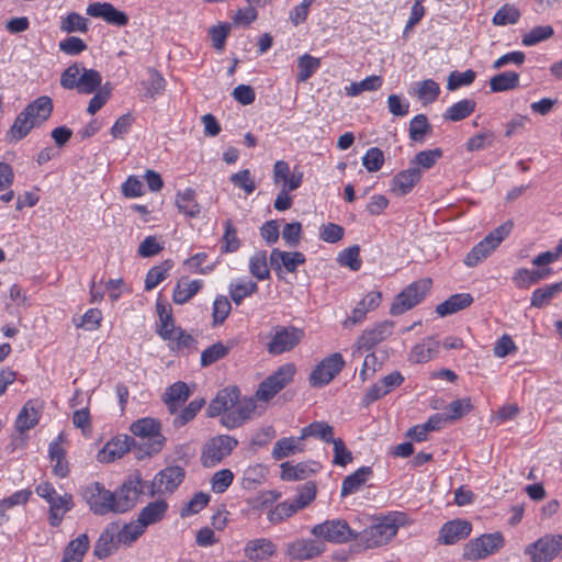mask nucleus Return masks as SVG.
<instances>
[{"mask_svg": "<svg viewBox=\"0 0 562 562\" xmlns=\"http://www.w3.org/2000/svg\"><path fill=\"white\" fill-rule=\"evenodd\" d=\"M53 112V102L49 97L43 95L27 104L14 120L8 132L13 142L24 138L35 126L45 122Z\"/></svg>", "mask_w": 562, "mask_h": 562, "instance_id": "obj_1", "label": "nucleus"}, {"mask_svg": "<svg viewBox=\"0 0 562 562\" xmlns=\"http://www.w3.org/2000/svg\"><path fill=\"white\" fill-rule=\"evenodd\" d=\"M130 430L134 436L146 440V442L136 443V458L138 460L145 457H151L161 451L166 438L161 434V425L157 419L151 417L140 418L132 423Z\"/></svg>", "mask_w": 562, "mask_h": 562, "instance_id": "obj_2", "label": "nucleus"}, {"mask_svg": "<svg viewBox=\"0 0 562 562\" xmlns=\"http://www.w3.org/2000/svg\"><path fill=\"white\" fill-rule=\"evenodd\" d=\"M146 490L148 491L147 482L143 480L139 471H134L122 485L113 492L114 513L123 514L132 509Z\"/></svg>", "mask_w": 562, "mask_h": 562, "instance_id": "obj_3", "label": "nucleus"}, {"mask_svg": "<svg viewBox=\"0 0 562 562\" xmlns=\"http://www.w3.org/2000/svg\"><path fill=\"white\" fill-rule=\"evenodd\" d=\"M36 494L44 498L49 504L48 521L53 527H57L61 524L64 516L68 513L72 506L71 494L65 493L58 495L54 486L49 482H43L35 488Z\"/></svg>", "mask_w": 562, "mask_h": 562, "instance_id": "obj_4", "label": "nucleus"}, {"mask_svg": "<svg viewBox=\"0 0 562 562\" xmlns=\"http://www.w3.org/2000/svg\"><path fill=\"white\" fill-rule=\"evenodd\" d=\"M311 533L324 542L331 543H347L359 537V531L344 519H330L317 524L311 529Z\"/></svg>", "mask_w": 562, "mask_h": 562, "instance_id": "obj_5", "label": "nucleus"}, {"mask_svg": "<svg viewBox=\"0 0 562 562\" xmlns=\"http://www.w3.org/2000/svg\"><path fill=\"white\" fill-rule=\"evenodd\" d=\"M431 280L420 279L407 285L400 292L390 308L392 315H401L419 304L430 291Z\"/></svg>", "mask_w": 562, "mask_h": 562, "instance_id": "obj_6", "label": "nucleus"}, {"mask_svg": "<svg viewBox=\"0 0 562 562\" xmlns=\"http://www.w3.org/2000/svg\"><path fill=\"white\" fill-rule=\"evenodd\" d=\"M504 546L501 532L484 533L470 540L463 548V558L477 561L497 552Z\"/></svg>", "mask_w": 562, "mask_h": 562, "instance_id": "obj_7", "label": "nucleus"}, {"mask_svg": "<svg viewBox=\"0 0 562 562\" xmlns=\"http://www.w3.org/2000/svg\"><path fill=\"white\" fill-rule=\"evenodd\" d=\"M238 441L228 436L220 435L211 438L203 447L201 462L205 468H213L228 457L237 447Z\"/></svg>", "mask_w": 562, "mask_h": 562, "instance_id": "obj_8", "label": "nucleus"}, {"mask_svg": "<svg viewBox=\"0 0 562 562\" xmlns=\"http://www.w3.org/2000/svg\"><path fill=\"white\" fill-rule=\"evenodd\" d=\"M303 335L302 329L293 326H274L267 344V351L273 356L290 351L300 344Z\"/></svg>", "mask_w": 562, "mask_h": 562, "instance_id": "obj_9", "label": "nucleus"}, {"mask_svg": "<svg viewBox=\"0 0 562 562\" xmlns=\"http://www.w3.org/2000/svg\"><path fill=\"white\" fill-rule=\"evenodd\" d=\"M295 374V367L292 363L281 366L273 374L265 379L256 392L261 401L271 400L278 392L292 382Z\"/></svg>", "mask_w": 562, "mask_h": 562, "instance_id": "obj_10", "label": "nucleus"}, {"mask_svg": "<svg viewBox=\"0 0 562 562\" xmlns=\"http://www.w3.org/2000/svg\"><path fill=\"white\" fill-rule=\"evenodd\" d=\"M82 497L90 510L95 515L103 516L109 513H114L113 492L106 490L99 482L86 486L82 491Z\"/></svg>", "mask_w": 562, "mask_h": 562, "instance_id": "obj_11", "label": "nucleus"}, {"mask_svg": "<svg viewBox=\"0 0 562 562\" xmlns=\"http://www.w3.org/2000/svg\"><path fill=\"white\" fill-rule=\"evenodd\" d=\"M186 472L179 465L167 467L158 472L150 483H147L148 495L171 494L183 482Z\"/></svg>", "mask_w": 562, "mask_h": 562, "instance_id": "obj_12", "label": "nucleus"}, {"mask_svg": "<svg viewBox=\"0 0 562 562\" xmlns=\"http://www.w3.org/2000/svg\"><path fill=\"white\" fill-rule=\"evenodd\" d=\"M345 360L339 352H335L323 359L312 371L310 383L314 387L327 385L344 369Z\"/></svg>", "mask_w": 562, "mask_h": 562, "instance_id": "obj_13", "label": "nucleus"}, {"mask_svg": "<svg viewBox=\"0 0 562 562\" xmlns=\"http://www.w3.org/2000/svg\"><path fill=\"white\" fill-rule=\"evenodd\" d=\"M326 549L319 538H297L285 547V554L291 561H306L319 557Z\"/></svg>", "mask_w": 562, "mask_h": 562, "instance_id": "obj_14", "label": "nucleus"}, {"mask_svg": "<svg viewBox=\"0 0 562 562\" xmlns=\"http://www.w3.org/2000/svg\"><path fill=\"white\" fill-rule=\"evenodd\" d=\"M562 549L561 535H547L525 549L531 562H550Z\"/></svg>", "mask_w": 562, "mask_h": 562, "instance_id": "obj_15", "label": "nucleus"}, {"mask_svg": "<svg viewBox=\"0 0 562 562\" xmlns=\"http://www.w3.org/2000/svg\"><path fill=\"white\" fill-rule=\"evenodd\" d=\"M393 330L394 323L392 321H383L366 329L356 341L353 356L356 352L370 351L376 345L387 339L393 334Z\"/></svg>", "mask_w": 562, "mask_h": 562, "instance_id": "obj_16", "label": "nucleus"}, {"mask_svg": "<svg viewBox=\"0 0 562 562\" xmlns=\"http://www.w3.org/2000/svg\"><path fill=\"white\" fill-rule=\"evenodd\" d=\"M397 532V526L389 520L381 521L359 532L360 541L367 549L386 544Z\"/></svg>", "mask_w": 562, "mask_h": 562, "instance_id": "obj_17", "label": "nucleus"}, {"mask_svg": "<svg viewBox=\"0 0 562 562\" xmlns=\"http://www.w3.org/2000/svg\"><path fill=\"white\" fill-rule=\"evenodd\" d=\"M131 449H133L136 454L137 447L135 439L127 435L117 436L106 442L102 450L99 451L98 460L106 463L113 462L122 458Z\"/></svg>", "mask_w": 562, "mask_h": 562, "instance_id": "obj_18", "label": "nucleus"}, {"mask_svg": "<svg viewBox=\"0 0 562 562\" xmlns=\"http://www.w3.org/2000/svg\"><path fill=\"white\" fill-rule=\"evenodd\" d=\"M87 14L93 18H99L109 24L123 26L128 22V16L123 11L117 10L112 3L109 2H93L87 8Z\"/></svg>", "mask_w": 562, "mask_h": 562, "instance_id": "obj_19", "label": "nucleus"}, {"mask_svg": "<svg viewBox=\"0 0 562 562\" xmlns=\"http://www.w3.org/2000/svg\"><path fill=\"white\" fill-rule=\"evenodd\" d=\"M256 408V404L250 398L237 400L233 409L223 415L221 423L227 428H236L245 420L249 419Z\"/></svg>", "mask_w": 562, "mask_h": 562, "instance_id": "obj_20", "label": "nucleus"}, {"mask_svg": "<svg viewBox=\"0 0 562 562\" xmlns=\"http://www.w3.org/2000/svg\"><path fill=\"white\" fill-rule=\"evenodd\" d=\"M238 397L239 390L236 386L221 390L207 407L209 416L216 417L220 415H226L228 411L233 409Z\"/></svg>", "mask_w": 562, "mask_h": 562, "instance_id": "obj_21", "label": "nucleus"}, {"mask_svg": "<svg viewBox=\"0 0 562 562\" xmlns=\"http://www.w3.org/2000/svg\"><path fill=\"white\" fill-rule=\"evenodd\" d=\"M277 553L276 544L267 538L249 540L244 548L245 557L251 562H262Z\"/></svg>", "mask_w": 562, "mask_h": 562, "instance_id": "obj_22", "label": "nucleus"}, {"mask_svg": "<svg viewBox=\"0 0 562 562\" xmlns=\"http://www.w3.org/2000/svg\"><path fill=\"white\" fill-rule=\"evenodd\" d=\"M117 524H110L101 532L94 543L93 555L99 560H103L111 555L117 548Z\"/></svg>", "mask_w": 562, "mask_h": 562, "instance_id": "obj_23", "label": "nucleus"}, {"mask_svg": "<svg viewBox=\"0 0 562 562\" xmlns=\"http://www.w3.org/2000/svg\"><path fill=\"white\" fill-rule=\"evenodd\" d=\"M304 262L305 256L300 251L290 252L273 248L270 254V265L276 271L284 267L288 272H295Z\"/></svg>", "mask_w": 562, "mask_h": 562, "instance_id": "obj_24", "label": "nucleus"}, {"mask_svg": "<svg viewBox=\"0 0 562 562\" xmlns=\"http://www.w3.org/2000/svg\"><path fill=\"white\" fill-rule=\"evenodd\" d=\"M472 530V525L468 520L454 519L446 522L439 532V538L445 544H453L461 539L467 538Z\"/></svg>", "mask_w": 562, "mask_h": 562, "instance_id": "obj_25", "label": "nucleus"}, {"mask_svg": "<svg viewBox=\"0 0 562 562\" xmlns=\"http://www.w3.org/2000/svg\"><path fill=\"white\" fill-rule=\"evenodd\" d=\"M420 178V169L418 167H409L394 176L392 179V191L398 196L406 195L419 182Z\"/></svg>", "mask_w": 562, "mask_h": 562, "instance_id": "obj_26", "label": "nucleus"}, {"mask_svg": "<svg viewBox=\"0 0 562 562\" xmlns=\"http://www.w3.org/2000/svg\"><path fill=\"white\" fill-rule=\"evenodd\" d=\"M440 342L434 337H426L416 344L409 355L408 360L413 363H426L437 356Z\"/></svg>", "mask_w": 562, "mask_h": 562, "instance_id": "obj_27", "label": "nucleus"}, {"mask_svg": "<svg viewBox=\"0 0 562 562\" xmlns=\"http://www.w3.org/2000/svg\"><path fill=\"white\" fill-rule=\"evenodd\" d=\"M41 417V404L38 401L30 400L22 407L15 420V428L19 432H24L35 427Z\"/></svg>", "mask_w": 562, "mask_h": 562, "instance_id": "obj_28", "label": "nucleus"}, {"mask_svg": "<svg viewBox=\"0 0 562 562\" xmlns=\"http://www.w3.org/2000/svg\"><path fill=\"white\" fill-rule=\"evenodd\" d=\"M189 396L190 390L188 384L179 381L166 389L162 400L169 412L175 414L187 402Z\"/></svg>", "mask_w": 562, "mask_h": 562, "instance_id": "obj_29", "label": "nucleus"}, {"mask_svg": "<svg viewBox=\"0 0 562 562\" xmlns=\"http://www.w3.org/2000/svg\"><path fill=\"white\" fill-rule=\"evenodd\" d=\"M167 510L168 503L165 499L150 502L139 512L137 520L146 529L148 526L161 521Z\"/></svg>", "mask_w": 562, "mask_h": 562, "instance_id": "obj_30", "label": "nucleus"}, {"mask_svg": "<svg viewBox=\"0 0 562 562\" xmlns=\"http://www.w3.org/2000/svg\"><path fill=\"white\" fill-rule=\"evenodd\" d=\"M175 203L178 211L188 217L196 218L201 214V206L195 200V191L192 188L179 191Z\"/></svg>", "mask_w": 562, "mask_h": 562, "instance_id": "obj_31", "label": "nucleus"}, {"mask_svg": "<svg viewBox=\"0 0 562 562\" xmlns=\"http://www.w3.org/2000/svg\"><path fill=\"white\" fill-rule=\"evenodd\" d=\"M203 286L202 280H192L190 281L187 278H181L172 293V301L176 304L182 305L189 302Z\"/></svg>", "mask_w": 562, "mask_h": 562, "instance_id": "obj_32", "label": "nucleus"}, {"mask_svg": "<svg viewBox=\"0 0 562 562\" xmlns=\"http://www.w3.org/2000/svg\"><path fill=\"white\" fill-rule=\"evenodd\" d=\"M89 547V537L86 533L79 535L66 546L61 562H82Z\"/></svg>", "mask_w": 562, "mask_h": 562, "instance_id": "obj_33", "label": "nucleus"}, {"mask_svg": "<svg viewBox=\"0 0 562 562\" xmlns=\"http://www.w3.org/2000/svg\"><path fill=\"white\" fill-rule=\"evenodd\" d=\"M382 300V294L379 291L368 293L352 310L351 316L348 318L352 324L361 323L368 312L375 310Z\"/></svg>", "mask_w": 562, "mask_h": 562, "instance_id": "obj_34", "label": "nucleus"}, {"mask_svg": "<svg viewBox=\"0 0 562 562\" xmlns=\"http://www.w3.org/2000/svg\"><path fill=\"white\" fill-rule=\"evenodd\" d=\"M371 467H361L352 474L345 477L341 485V496L356 493L372 476Z\"/></svg>", "mask_w": 562, "mask_h": 562, "instance_id": "obj_35", "label": "nucleus"}, {"mask_svg": "<svg viewBox=\"0 0 562 562\" xmlns=\"http://www.w3.org/2000/svg\"><path fill=\"white\" fill-rule=\"evenodd\" d=\"M472 302H473V297L469 293L453 294L449 299H447L445 302L437 305L436 312L440 316L451 315L453 313H457V312L470 306L472 304Z\"/></svg>", "mask_w": 562, "mask_h": 562, "instance_id": "obj_36", "label": "nucleus"}, {"mask_svg": "<svg viewBox=\"0 0 562 562\" xmlns=\"http://www.w3.org/2000/svg\"><path fill=\"white\" fill-rule=\"evenodd\" d=\"M140 86L144 90V98L155 99L157 95L162 94L166 87V80L154 68L147 69V79L140 81Z\"/></svg>", "mask_w": 562, "mask_h": 562, "instance_id": "obj_37", "label": "nucleus"}, {"mask_svg": "<svg viewBox=\"0 0 562 562\" xmlns=\"http://www.w3.org/2000/svg\"><path fill=\"white\" fill-rule=\"evenodd\" d=\"M552 270L550 268H541L537 270H528L526 268L518 269L513 281L518 288H528L531 284L538 283L540 280L546 279Z\"/></svg>", "mask_w": 562, "mask_h": 562, "instance_id": "obj_38", "label": "nucleus"}, {"mask_svg": "<svg viewBox=\"0 0 562 562\" xmlns=\"http://www.w3.org/2000/svg\"><path fill=\"white\" fill-rule=\"evenodd\" d=\"M302 440L303 439H300V437H285L278 440L272 449V458L274 460H282L296 452L303 451V447L300 446Z\"/></svg>", "mask_w": 562, "mask_h": 562, "instance_id": "obj_39", "label": "nucleus"}, {"mask_svg": "<svg viewBox=\"0 0 562 562\" xmlns=\"http://www.w3.org/2000/svg\"><path fill=\"white\" fill-rule=\"evenodd\" d=\"M308 437L319 438L325 442L334 441V428L326 422H314L302 428L300 439Z\"/></svg>", "mask_w": 562, "mask_h": 562, "instance_id": "obj_40", "label": "nucleus"}, {"mask_svg": "<svg viewBox=\"0 0 562 562\" xmlns=\"http://www.w3.org/2000/svg\"><path fill=\"white\" fill-rule=\"evenodd\" d=\"M476 103L472 99H463L447 109L442 117L448 121L458 122L469 115L475 110Z\"/></svg>", "mask_w": 562, "mask_h": 562, "instance_id": "obj_41", "label": "nucleus"}, {"mask_svg": "<svg viewBox=\"0 0 562 562\" xmlns=\"http://www.w3.org/2000/svg\"><path fill=\"white\" fill-rule=\"evenodd\" d=\"M321 67V59L310 54H304L297 59V82L307 81Z\"/></svg>", "mask_w": 562, "mask_h": 562, "instance_id": "obj_42", "label": "nucleus"}, {"mask_svg": "<svg viewBox=\"0 0 562 562\" xmlns=\"http://www.w3.org/2000/svg\"><path fill=\"white\" fill-rule=\"evenodd\" d=\"M431 125L425 114L414 116L409 122V138L416 143H424L431 133Z\"/></svg>", "mask_w": 562, "mask_h": 562, "instance_id": "obj_43", "label": "nucleus"}, {"mask_svg": "<svg viewBox=\"0 0 562 562\" xmlns=\"http://www.w3.org/2000/svg\"><path fill=\"white\" fill-rule=\"evenodd\" d=\"M519 85V75L515 71L501 72L490 80V88L493 92L513 90Z\"/></svg>", "mask_w": 562, "mask_h": 562, "instance_id": "obj_44", "label": "nucleus"}, {"mask_svg": "<svg viewBox=\"0 0 562 562\" xmlns=\"http://www.w3.org/2000/svg\"><path fill=\"white\" fill-rule=\"evenodd\" d=\"M101 81L102 77L99 71L82 68V72L78 79L77 91L85 94L93 93L101 86Z\"/></svg>", "mask_w": 562, "mask_h": 562, "instance_id": "obj_45", "label": "nucleus"}, {"mask_svg": "<svg viewBox=\"0 0 562 562\" xmlns=\"http://www.w3.org/2000/svg\"><path fill=\"white\" fill-rule=\"evenodd\" d=\"M561 291H562V281L536 289L531 295V306L538 307V308L543 307L544 305H547L549 303V301L553 296H555Z\"/></svg>", "mask_w": 562, "mask_h": 562, "instance_id": "obj_46", "label": "nucleus"}, {"mask_svg": "<svg viewBox=\"0 0 562 562\" xmlns=\"http://www.w3.org/2000/svg\"><path fill=\"white\" fill-rule=\"evenodd\" d=\"M495 250L494 246L490 244L488 239L481 240L475 245L464 258V265L468 267H475L482 260L487 258Z\"/></svg>", "mask_w": 562, "mask_h": 562, "instance_id": "obj_47", "label": "nucleus"}, {"mask_svg": "<svg viewBox=\"0 0 562 562\" xmlns=\"http://www.w3.org/2000/svg\"><path fill=\"white\" fill-rule=\"evenodd\" d=\"M171 268V260H166L161 265L153 267L146 274L145 290H154L159 283H161L168 277V272Z\"/></svg>", "mask_w": 562, "mask_h": 562, "instance_id": "obj_48", "label": "nucleus"}, {"mask_svg": "<svg viewBox=\"0 0 562 562\" xmlns=\"http://www.w3.org/2000/svg\"><path fill=\"white\" fill-rule=\"evenodd\" d=\"M258 291V285L254 281L238 280L229 284L231 299L239 305L243 300Z\"/></svg>", "mask_w": 562, "mask_h": 562, "instance_id": "obj_49", "label": "nucleus"}, {"mask_svg": "<svg viewBox=\"0 0 562 562\" xmlns=\"http://www.w3.org/2000/svg\"><path fill=\"white\" fill-rule=\"evenodd\" d=\"M441 157L442 150L440 148L422 150L415 155L411 161V167H418L420 171L423 169L428 170L434 167Z\"/></svg>", "mask_w": 562, "mask_h": 562, "instance_id": "obj_50", "label": "nucleus"}, {"mask_svg": "<svg viewBox=\"0 0 562 562\" xmlns=\"http://www.w3.org/2000/svg\"><path fill=\"white\" fill-rule=\"evenodd\" d=\"M145 530L146 529L137 519L130 524H125L121 530L117 528V542L131 546L145 532Z\"/></svg>", "mask_w": 562, "mask_h": 562, "instance_id": "obj_51", "label": "nucleus"}, {"mask_svg": "<svg viewBox=\"0 0 562 562\" xmlns=\"http://www.w3.org/2000/svg\"><path fill=\"white\" fill-rule=\"evenodd\" d=\"M337 261L341 267H348L352 271L361 268L360 247L358 245L350 246L338 254Z\"/></svg>", "mask_w": 562, "mask_h": 562, "instance_id": "obj_52", "label": "nucleus"}, {"mask_svg": "<svg viewBox=\"0 0 562 562\" xmlns=\"http://www.w3.org/2000/svg\"><path fill=\"white\" fill-rule=\"evenodd\" d=\"M249 271L258 280H266L270 277L267 263V252L265 250L257 251L249 260Z\"/></svg>", "mask_w": 562, "mask_h": 562, "instance_id": "obj_53", "label": "nucleus"}, {"mask_svg": "<svg viewBox=\"0 0 562 562\" xmlns=\"http://www.w3.org/2000/svg\"><path fill=\"white\" fill-rule=\"evenodd\" d=\"M281 479L283 481H299L304 480L308 476L312 471L305 463L291 464L284 462L281 465Z\"/></svg>", "mask_w": 562, "mask_h": 562, "instance_id": "obj_54", "label": "nucleus"}, {"mask_svg": "<svg viewBox=\"0 0 562 562\" xmlns=\"http://www.w3.org/2000/svg\"><path fill=\"white\" fill-rule=\"evenodd\" d=\"M418 99L424 103H431L437 100L440 93L439 85L432 79H426L417 82L416 90Z\"/></svg>", "mask_w": 562, "mask_h": 562, "instance_id": "obj_55", "label": "nucleus"}, {"mask_svg": "<svg viewBox=\"0 0 562 562\" xmlns=\"http://www.w3.org/2000/svg\"><path fill=\"white\" fill-rule=\"evenodd\" d=\"M203 398L191 401L173 419L176 427H182L191 422L204 406Z\"/></svg>", "mask_w": 562, "mask_h": 562, "instance_id": "obj_56", "label": "nucleus"}, {"mask_svg": "<svg viewBox=\"0 0 562 562\" xmlns=\"http://www.w3.org/2000/svg\"><path fill=\"white\" fill-rule=\"evenodd\" d=\"M225 232L222 238V251L235 252L240 246V241L237 237V231L231 218L224 223Z\"/></svg>", "mask_w": 562, "mask_h": 562, "instance_id": "obj_57", "label": "nucleus"}, {"mask_svg": "<svg viewBox=\"0 0 562 562\" xmlns=\"http://www.w3.org/2000/svg\"><path fill=\"white\" fill-rule=\"evenodd\" d=\"M385 360V356L379 358L375 352L368 353L363 360L359 376L362 382L370 379L378 370H380Z\"/></svg>", "mask_w": 562, "mask_h": 562, "instance_id": "obj_58", "label": "nucleus"}, {"mask_svg": "<svg viewBox=\"0 0 562 562\" xmlns=\"http://www.w3.org/2000/svg\"><path fill=\"white\" fill-rule=\"evenodd\" d=\"M210 502V495L203 492L195 493L193 497L181 508L180 516L188 517L200 513Z\"/></svg>", "mask_w": 562, "mask_h": 562, "instance_id": "obj_59", "label": "nucleus"}, {"mask_svg": "<svg viewBox=\"0 0 562 562\" xmlns=\"http://www.w3.org/2000/svg\"><path fill=\"white\" fill-rule=\"evenodd\" d=\"M472 408L473 405L469 397L459 398L447 406L445 414L448 416L449 422H454L468 414Z\"/></svg>", "mask_w": 562, "mask_h": 562, "instance_id": "obj_60", "label": "nucleus"}, {"mask_svg": "<svg viewBox=\"0 0 562 562\" xmlns=\"http://www.w3.org/2000/svg\"><path fill=\"white\" fill-rule=\"evenodd\" d=\"M300 508L292 502H283L278 504L272 510H270L268 518L272 524H279L282 520L294 515Z\"/></svg>", "mask_w": 562, "mask_h": 562, "instance_id": "obj_61", "label": "nucleus"}, {"mask_svg": "<svg viewBox=\"0 0 562 562\" xmlns=\"http://www.w3.org/2000/svg\"><path fill=\"white\" fill-rule=\"evenodd\" d=\"M475 76L476 74L472 69H468L463 72L454 70L450 72L448 77L447 89L454 91L463 86H469L474 81Z\"/></svg>", "mask_w": 562, "mask_h": 562, "instance_id": "obj_62", "label": "nucleus"}, {"mask_svg": "<svg viewBox=\"0 0 562 562\" xmlns=\"http://www.w3.org/2000/svg\"><path fill=\"white\" fill-rule=\"evenodd\" d=\"M60 30L66 33L87 32V19L82 15L71 12L61 20Z\"/></svg>", "mask_w": 562, "mask_h": 562, "instance_id": "obj_63", "label": "nucleus"}, {"mask_svg": "<svg viewBox=\"0 0 562 562\" xmlns=\"http://www.w3.org/2000/svg\"><path fill=\"white\" fill-rule=\"evenodd\" d=\"M384 164V154L378 147H371L362 157V165L369 172L379 171Z\"/></svg>", "mask_w": 562, "mask_h": 562, "instance_id": "obj_64", "label": "nucleus"}]
</instances>
